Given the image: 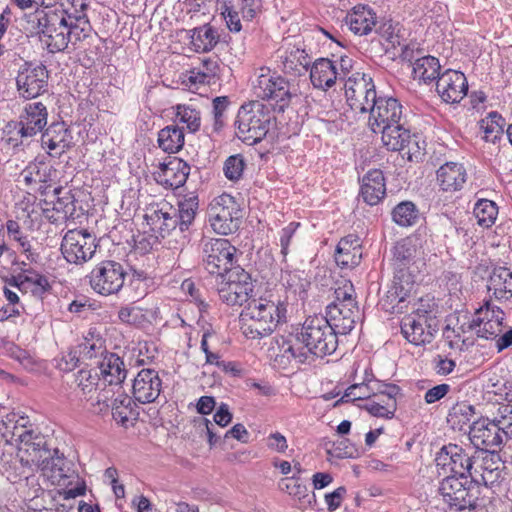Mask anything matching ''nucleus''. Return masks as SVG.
<instances>
[{
    "label": "nucleus",
    "mask_w": 512,
    "mask_h": 512,
    "mask_svg": "<svg viewBox=\"0 0 512 512\" xmlns=\"http://www.w3.org/2000/svg\"><path fill=\"white\" fill-rule=\"evenodd\" d=\"M214 287L223 303L228 306H242L253 298L255 284L248 272L236 266L215 277Z\"/></svg>",
    "instance_id": "0eeeda50"
},
{
    "label": "nucleus",
    "mask_w": 512,
    "mask_h": 512,
    "mask_svg": "<svg viewBox=\"0 0 512 512\" xmlns=\"http://www.w3.org/2000/svg\"><path fill=\"white\" fill-rule=\"evenodd\" d=\"M374 389L375 388L371 387L369 383L353 384L345 390V393L339 402L344 403L370 398Z\"/></svg>",
    "instance_id": "0e129e2a"
},
{
    "label": "nucleus",
    "mask_w": 512,
    "mask_h": 512,
    "mask_svg": "<svg viewBox=\"0 0 512 512\" xmlns=\"http://www.w3.org/2000/svg\"><path fill=\"white\" fill-rule=\"evenodd\" d=\"M53 170L43 161L31 162L21 172L24 183L27 186L39 185L38 190L43 194L50 187Z\"/></svg>",
    "instance_id": "f704fd0d"
},
{
    "label": "nucleus",
    "mask_w": 512,
    "mask_h": 512,
    "mask_svg": "<svg viewBox=\"0 0 512 512\" xmlns=\"http://www.w3.org/2000/svg\"><path fill=\"white\" fill-rule=\"evenodd\" d=\"M24 130L20 121L8 122L3 129L2 141L9 147L17 148L23 145L24 139L30 137Z\"/></svg>",
    "instance_id": "13d9d810"
},
{
    "label": "nucleus",
    "mask_w": 512,
    "mask_h": 512,
    "mask_svg": "<svg viewBox=\"0 0 512 512\" xmlns=\"http://www.w3.org/2000/svg\"><path fill=\"white\" fill-rule=\"evenodd\" d=\"M468 483H470L468 478L465 480L455 475H445L440 482L438 492L448 506L458 502L465 504L469 501V497L473 496L470 492V486H467Z\"/></svg>",
    "instance_id": "c85d7f7f"
},
{
    "label": "nucleus",
    "mask_w": 512,
    "mask_h": 512,
    "mask_svg": "<svg viewBox=\"0 0 512 512\" xmlns=\"http://www.w3.org/2000/svg\"><path fill=\"white\" fill-rule=\"evenodd\" d=\"M346 23L356 35H367L376 25V14L367 5H357L346 16Z\"/></svg>",
    "instance_id": "2f4dec72"
},
{
    "label": "nucleus",
    "mask_w": 512,
    "mask_h": 512,
    "mask_svg": "<svg viewBox=\"0 0 512 512\" xmlns=\"http://www.w3.org/2000/svg\"><path fill=\"white\" fill-rule=\"evenodd\" d=\"M236 248L227 239H209L203 244V262L205 269L219 277L233 267Z\"/></svg>",
    "instance_id": "4468645a"
},
{
    "label": "nucleus",
    "mask_w": 512,
    "mask_h": 512,
    "mask_svg": "<svg viewBox=\"0 0 512 512\" xmlns=\"http://www.w3.org/2000/svg\"><path fill=\"white\" fill-rule=\"evenodd\" d=\"M156 173V181L165 188L176 189L183 186L190 174V165L178 157H169L167 162L160 164Z\"/></svg>",
    "instance_id": "4be33fe9"
},
{
    "label": "nucleus",
    "mask_w": 512,
    "mask_h": 512,
    "mask_svg": "<svg viewBox=\"0 0 512 512\" xmlns=\"http://www.w3.org/2000/svg\"><path fill=\"white\" fill-rule=\"evenodd\" d=\"M386 195L383 172L378 169L368 171L362 178L360 196L370 206L377 205Z\"/></svg>",
    "instance_id": "c756f323"
},
{
    "label": "nucleus",
    "mask_w": 512,
    "mask_h": 512,
    "mask_svg": "<svg viewBox=\"0 0 512 512\" xmlns=\"http://www.w3.org/2000/svg\"><path fill=\"white\" fill-rule=\"evenodd\" d=\"M338 332L324 316H310L299 331L280 344L282 357L297 364H311L317 358L333 354L338 347Z\"/></svg>",
    "instance_id": "f257e3e1"
},
{
    "label": "nucleus",
    "mask_w": 512,
    "mask_h": 512,
    "mask_svg": "<svg viewBox=\"0 0 512 512\" xmlns=\"http://www.w3.org/2000/svg\"><path fill=\"white\" fill-rule=\"evenodd\" d=\"M435 462L443 474L455 475L466 480L471 476L474 456L470 455L463 447L450 443L444 445L436 454Z\"/></svg>",
    "instance_id": "ddd939ff"
},
{
    "label": "nucleus",
    "mask_w": 512,
    "mask_h": 512,
    "mask_svg": "<svg viewBox=\"0 0 512 512\" xmlns=\"http://www.w3.org/2000/svg\"><path fill=\"white\" fill-rule=\"evenodd\" d=\"M419 211L416 205L411 201H403L392 210L393 221L402 227H409L416 223Z\"/></svg>",
    "instance_id": "3c124183"
},
{
    "label": "nucleus",
    "mask_w": 512,
    "mask_h": 512,
    "mask_svg": "<svg viewBox=\"0 0 512 512\" xmlns=\"http://www.w3.org/2000/svg\"><path fill=\"white\" fill-rule=\"evenodd\" d=\"M176 121L186 124L190 132H196L200 128L201 117L200 112L190 105L178 104L176 107Z\"/></svg>",
    "instance_id": "bf43d9fd"
},
{
    "label": "nucleus",
    "mask_w": 512,
    "mask_h": 512,
    "mask_svg": "<svg viewBox=\"0 0 512 512\" xmlns=\"http://www.w3.org/2000/svg\"><path fill=\"white\" fill-rule=\"evenodd\" d=\"M359 307L355 305H328L326 308V316L330 324L341 335H346L355 327L356 321L359 319Z\"/></svg>",
    "instance_id": "b1692460"
},
{
    "label": "nucleus",
    "mask_w": 512,
    "mask_h": 512,
    "mask_svg": "<svg viewBox=\"0 0 512 512\" xmlns=\"http://www.w3.org/2000/svg\"><path fill=\"white\" fill-rule=\"evenodd\" d=\"M69 14L61 9H38L31 22L36 24L40 40L51 53L63 51L68 45Z\"/></svg>",
    "instance_id": "423d86ee"
},
{
    "label": "nucleus",
    "mask_w": 512,
    "mask_h": 512,
    "mask_svg": "<svg viewBox=\"0 0 512 512\" xmlns=\"http://www.w3.org/2000/svg\"><path fill=\"white\" fill-rule=\"evenodd\" d=\"M134 402L131 397L124 394L123 391L119 393L111 403L113 418L122 424L128 421L129 417L134 414Z\"/></svg>",
    "instance_id": "5fc2aeb1"
},
{
    "label": "nucleus",
    "mask_w": 512,
    "mask_h": 512,
    "mask_svg": "<svg viewBox=\"0 0 512 512\" xmlns=\"http://www.w3.org/2000/svg\"><path fill=\"white\" fill-rule=\"evenodd\" d=\"M101 374L102 384H121L126 378L123 360L115 353L107 352L101 360L96 361Z\"/></svg>",
    "instance_id": "473e14b6"
},
{
    "label": "nucleus",
    "mask_w": 512,
    "mask_h": 512,
    "mask_svg": "<svg viewBox=\"0 0 512 512\" xmlns=\"http://www.w3.org/2000/svg\"><path fill=\"white\" fill-rule=\"evenodd\" d=\"M369 126L374 133L401 122L402 105L393 97H378L369 110Z\"/></svg>",
    "instance_id": "a211bd4d"
},
{
    "label": "nucleus",
    "mask_w": 512,
    "mask_h": 512,
    "mask_svg": "<svg viewBox=\"0 0 512 512\" xmlns=\"http://www.w3.org/2000/svg\"><path fill=\"white\" fill-rule=\"evenodd\" d=\"M148 223L154 230H157L160 236L168 238L167 244L173 249H180L184 246H177V238L179 237L180 223L176 216V208L163 204L157 209H153L150 214L146 215Z\"/></svg>",
    "instance_id": "f3484780"
},
{
    "label": "nucleus",
    "mask_w": 512,
    "mask_h": 512,
    "mask_svg": "<svg viewBox=\"0 0 512 512\" xmlns=\"http://www.w3.org/2000/svg\"><path fill=\"white\" fill-rule=\"evenodd\" d=\"M217 42L218 35L213 27L204 25L193 30L191 43L197 52L210 51Z\"/></svg>",
    "instance_id": "09e8293b"
},
{
    "label": "nucleus",
    "mask_w": 512,
    "mask_h": 512,
    "mask_svg": "<svg viewBox=\"0 0 512 512\" xmlns=\"http://www.w3.org/2000/svg\"><path fill=\"white\" fill-rule=\"evenodd\" d=\"M24 279V290L30 289L36 296H42L50 289V284L46 276L40 274L32 268H22Z\"/></svg>",
    "instance_id": "864d4df0"
},
{
    "label": "nucleus",
    "mask_w": 512,
    "mask_h": 512,
    "mask_svg": "<svg viewBox=\"0 0 512 512\" xmlns=\"http://www.w3.org/2000/svg\"><path fill=\"white\" fill-rule=\"evenodd\" d=\"M416 249L411 241L405 239L396 243L393 249V268L394 276L401 277L403 275L413 277L414 274L410 271V265L415 257Z\"/></svg>",
    "instance_id": "72a5a7b5"
},
{
    "label": "nucleus",
    "mask_w": 512,
    "mask_h": 512,
    "mask_svg": "<svg viewBox=\"0 0 512 512\" xmlns=\"http://www.w3.org/2000/svg\"><path fill=\"white\" fill-rule=\"evenodd\" d=\"M436 305L421 301L418 308L406 315L401 321L403 336L416 346L429 344L439 330Z\"/></svg>",
    "instance_id": "39448f33"
},
{
    "label": "nucleus",
    "mask_w": 512,
    "mask_h": 512,
    "mask_svg": "<svg viewBox=\"0 0 512 512\" xmlns=\"http://www.w3.org/2000/svg\"><path fill=\"white\" fill-rule=\"evenodd\" d=\"M93 391L95 395H91L90 400L94 410L97 413H102L111 408L113 399L122 392V387L120 384H109L108 382L102 384L100 381L97 382Z\"/></svg>",
    "instance_id": "a19ab883"
},
{
    "label": "nucleus",
    "mask_w": 512,
    "mask_h": 512,
    "mask_svg": "<svg viewBox=\"0 0 512 512\" xmlns=\"http://www.w3.org/2000/svg\"><path fill=\"white\" fill-rule=\"evenodd\" d=\"M278 54L282 64H323L324 61H327V64H335L338 61L344 63L348 58L346 54L340 53L337 59L318 58L311 62L306 51L296 46L281 48L278 50Z\"/></svg>",
    "instance_id": "e433bc0d"
},
{
    "label": "nucleus",
    "mask_w": 512,
    "mask_h": 512,
    "mask_svg": "<svg viewBox=\"0 0 512 512\" xmlns=\"http://www.w3.org/2000/svg\"><path fill=\"white\" fill-rule=\"evenodd\" d=\"M100 381L99 375L97 373L93 375L91 370L81 369L76 376V382L84 394L92 393L97 382Z\"/></svg>",
    "instance_id": "774afa93"
},
{
    "label": "nucleus",
    "mask_w": 512,
    "mask_h": 512,
    "mask_svg": "<svg viewBox=\"0 0 512 512\" xmlns=\"http://www.w3.org/2000/svg\"><path fill=\"white\" fill-rule=\"evenodd\" d=\"M388 401V403H385L386 406H383L380 402H376L375 400L370 401L365 405V409L375 417L391 419L394 417L397 409V401L389 399Z\"/></svg>",
    "instance_id": "338daca9"
},
{
    "label": "nucleus",
    "mask_w": 512,
    "mask_h": 512,
    "mask_svg": "<svg viewBox=\"0 0 512 512\" xmlns=\"http://www.w3.org/2000/svg\"><path fill=\"white\" fill-rule=\"evenodd\" d=\"M272 118L270 109L259 101L243 104L235 121L238 138L248 145L261 142L270 129Z\"/></svg>",
    "instance_id": "7ed1b4c3"
},
{
    "label": "nucleus",
    "mask_w": 512,
    "mask_h": 512,
    "mask_svg": "<svg viewBox=\"0 0 512 512\" xmlns=\"http://www.w3.org/2000/svg\"><path fill=\"white\" fill-rule=\"evenodd\" d=\"M161 390L162 380L153 369H142L138 372L132 385L133 398L141 404L154 402Z\"/></svg>",
    "instance_id": "412c9836"
},
{
    "label": "nucleus",
    "mask_w": 512,
    "mask_h": 512,
    "mask_svg": "<svg viewBox=\"0 0 512 512\" xmlns=\"http://www.w3.org/2000/svg\"><path fill=\"white\" fill-rule=\"evenodd\" d=\"M125 276L126 272L121 263L104 260L94 266L88 278L94 292L109 296L117 294L122 289Z\"/></svg>",
    "instance_id": "9d476101"
},
{
    "label": "nucleus",
    "mask_w": 512,
    "mask_h": 512,
    "mask_svg": "<svg viewBox=\"0 0 512 512\" xmlns=\"http://www.w3.org/2000/svg\"><path fill=\"white\" fill-rule=\"evenodd\" d=\"M16 423L11 439L7 442L17 445V457L23 466L40 469L51 451L45 437L27 429L28 419L25 417H21Z\"/></svg>",
    "instance_id": "20e7f679"
},
{
    "label": "nucleus",
    "mask_w": 512,
    "mask_h": 512,
    "mask_svg": "<svg viewBox=\"0 0 512 512\" xmlns=\"http://www.w3.org/2000/svg\"><path fill=\"white\" fill-rule=\"evenodd\" d=\"M469 438L474 447L488 452H496L507 441L502 434L496 418H481L473 421L469 431Z\"/></svg>",
    "instance_id": "dca6fc26"
},
{
    "label": "nucleus",
    "mask_w": 512,
    "mask_h": 512,
    "mask_svg": "<svg viewBox=\"0 0 512 512\" xmlns=\"http://www.w3.org/2000/svg\"><path fill=\"white\" fill-rule=\"evenodd\" d=\"M215 74L211 72H206L201 69V67H193L191 70L186 73H182L179 76V82L183 86L184 89L194 91L198 90L201 85H211L214 84Z\"/></svg>",
    "instance_id": "49530a36"
},
{
    "label": "nucleus",
    "mask_w": 512,
    "mask_h": 512,
    "mask_svg": "<svg viewBox=\"0 0 512 512\" xmlns=\"http://www.w3.org/2000/svg\"><path fill=\"white\" fill-rule=\"evenodd\" d=\"M505 120L498 112H490L479 122L480 129L483 131V139L486 142L496 144L504 134Z\"/></svg>",
    "instance_id": "c03bdc74"
},
{
    "label": "nucleus",
    "mask_w": 512,
    "mask_h": 512,
    "mask_svg": "<svg viewBox=\"0 0 512 512\" xmlns=\"http://www.w3.org/2000/svg\"><path fill=\"white\" fill-rule=\"evenodd\" d=\"M257 73L253 82L254 93L263 100L272 101L274 110L283 112L292 98L297 97L290 92L288 81L272 72L269 66H260Z\"/></svg>",
    "instance_id": "6e6552de"
},
{
    "label": "nucleus",
    "mask_w": 512,
    "mask_h": 512,
    "mask_svg": "<svg viewBox=\"0 0 512 512\" xmlns=\"http://www.w3.org/2000/svg\"><path fill=\"white\" fill-rule=\"evenodd\" d=\"M310 68V79L314 87L326 90L335 84L338 72L336 66H303Z\"/></svg>",
    "instance_id": "de8ad7c7"
},
{
    "label": "nucleus",
    "mask_w": 512,
    "mask_h": 512,
    "mask_svg": "<svg viewBox=\"0 0 512 512\" xmlns=\"http://www.w3.org/2000/svg\"><path fill=\"white\" fill-rule=\"evenodd\" d=\"M487 289L498 300L512 297V272L505 267L495 268L487 283Z\"/></svg>",
    "instance_id": "c9c22d12"
},
{
    "label": "nucleus",
    "mask_w": 512,
    "mask_h": 512,
    "mask_svg": "<svg viewBox=\"0 0 512 512\" xmlns=\"http://www.w3.org/2000/svg\"><path fill=\"white\" fill-rule=\"evenodd\" d=\"M281 491L288 493L294 497L297 501V507L301 510H305L312 506L316 502L315 494H309L306 485L299 482V478L287 477L279 482Z\"/></svg>",
    "instance_id": "4c0bfd02"
},
{
    "label": "nucleus",
    "mask_w": 512,
    "mask_h": 512,
    "mask_svg": "<svg viewBox=\"0 0 512 512\" xmlns=\"http://www.w3.org/2000/svg\"><path fill=\"white\" fill-rule=\"evenodd\" d=\"M112 50L113 46H110L107 41H101L88 50L87 59L93 64H106L112 61Z\"/></svg>",
    "instance_id": "680f3d73"
},
{
    "label": "nucleus",
    "mask_w": 512,
    "mask_h": 512,
    "mask_svg": "<svg viewBox=\"0 0 512 512\" xmlns=\"http://www.w3.org/2000/svg\"><path fill=\"white\" fill-rule=\"evenodd\" d=\"M436 89L445 102L457 103L467 94V79L461 71L446 69L436 82Z\"/></svg>",
    "instance_id": "6ab92c4d"
},
{
    "label": "nucleus",
    "mask_w": 512,
    "mask_h": 512,
    "mask_svg": "<svg viewBox=\"0 0 512 512\" xmlns=\"http://www.w3.org/2000/svg\"><path fill=\"white\" fill-rule=\"evenodd\" d=\"M54 195L57 197L53 202V210L61 213L62 218L73 217L75 212V198L70 190H65L63 187H56Z\"/></svg>",
    "instance_id": "4d7b16f0"
},
{
    "label": "nucleus",
    "mask_w": 512,
    "mask_h": 512,
    "mask_svg": "<svg viewBox=\"0 0 512 512\" xmlns=\"http://www.w3.org/2000/svg\"><path fill=\"white\" fill-rule=\"evenodd\" d=\"M473 213L477 219V223L482 227L488 228L495 223L498 207L491 200L480 199L475 204Z\"/></svg>",
    "instance_id": "603ef678"
},
{
    "label": "nucleus",
    "mask_w": 512,
    "mask_h": 512,
    "mask_svg": "<svg viewBox=\"0 0 512 512\" xmlns=\"http://www.w3.org/2000/svg\"><path fill=\"white\" fill-rule=\"evenodd\" d=\"M506 441L512 439V405L505 404L494 415Z\"/></svg>",
    "instance_id": "e2e57ef3"
},
{
    "label": "nucleus",
    "mask_w": 512,
    "mask_h": 512,
    "mask_svg": "<svg viewBox=\"0 0 512 512\" xmlns=\"http://www.w3.org/2000/svg\"><path fill=\"white\" fill-rule=\"evenodd\" d=\"M474 414V406L467 402L456 403L448 413L447 422L453 430L465 431L470 429Z\"/></svg>",
    "instance_id": "79ce46f5"
},
{
    "label": "nucleus",
    "mask_w": 512,
    "mask_h": 512,
    "mask_svg": "<svg viewBox=\"0 0 512 512\" xmlns=\"http://www.w3.org/2000/svg\"><path fill=\"white\" fill-rule=\"evenodd\" d=\"M335 262L342 269H352L362 260V243L356 234H348L340 239L335 250Z\"/></svg>",
    "instance_id": "393cba45"
},
{
    "label": "nucleus",
    "mask_w": 512,
    "mask_h": 512,
    "mask_svg": "<svg viewBox=\"0 0 512 512\" xmlns=\"http://www.w3.org/2000/svg\"><path fill=\"white\" fill-rule=\"evenodd\" d=\"M67 30L68 42L72 39L79 41L82 38L87 37L91 31V25L88 17L85 14H69V19L67 20Z\"/></svg>",
    "instance_id": "6e6d98bb"
},
{
    "label": "nucleus",
    "mask_w": 512,
    "mask_h": 512,
    "mask_svg": "<svg viewBox=\"0 0 512 512\" xmlns=\"http://www.w3.org/2000/svg\"><path fill=\"white\" fill-rule=\"evenodd\" d=\"M158 146L167 153H177L184 145V132L177 125H169L158 133Z\"/></svg>",
    "instance_id": "37998d69"
},
{
    "label": "nucleus",
    "mask_w": 512,
    "mask_h": 512,
    "mask_svg": "<svg viewBox=\"0 0 512 512\" xmlns=\"http://www.w3.org/2000/svg\"><path fill=\"white\" fill-rule=\"evenodd\" d=\"M245 168V161L242 155L236 154L229 156L224 162L223 172L230 181H238Z\"/></svg>",
    "instance_id": "052dcab7"
},
{
    "label": "nucleus",
    "mask_w": 512,
    "mask_h": 512,
    "mask_svg": "<svg viewBox=\"0 0 512 512\" xmlns=\"http://www.w3.org/2000/svg\"><path fill=\"white\" fill-rule=\"evenodd\" d=\"M43 475L51 480L53 484L62 485L65 480L74 474L71 461L67 460L58 449L51 450L49 456L41 466Z\"/></svg>",
    "instance_id": "cd10ccee"
},
{
    "label": "nucleus",
    "mask_w": 512,
    "mask_h": 512,
    "mask_svg": "<svg viewBox=\"0 0 512 512\" xmlns=\"http://www.w3.org/2000/svg\"><path fill=\"white\" fill-rule=\"evenodd\" d=\"M414 283L415 279H413V277L406 276L405 278L401 275L399 278L394 276L392 287L380 300L382 309L391 313L400 312L403 308L400 304L409 297Z\"/></svg>",
    "instance_id": "a878e982"
},
{
    "label": "nucleus",
    "mask_w": 512,
    "mask_h": 512,
    "mask_svg": "<svg viewBox=\"0 0 512 512\" xmlns=\"http://www.w3.org/2000/svg\"><path fill=\"white\" fill-rule=\"evenodd\" d=\"M500 477L501 470L497 463L493 462L492 459H484L480 470H478V468L472 470L470 484H483L486 487H493V485L499 481Z\"/></svg>",
    "instance_id": "a18cd8bd"
},
{
    "label": "nucleus",
    "mask_w": 512,
    "mask_h": 512,
    "mask_svg": "<svg viewBox=\"0 0 512 512\" xmlns=\"http://www.w3.org/2000/svg\"><path fill=\"white\" fill-rule=\"evenodd\" d=\"M198 208V196L193 193L184 196L178 201L176 216L180 223V231H178L177 246H185L189 243V230L195 221Z\"/></svg>",
    "instance_id": "5701e85b"
},
{
    "label": "nucleus",
    "mask_w": 512,
    "mask_h": 512,
    "mask_svg": "<svg viewBox=\"0 0 512 512\" xmlns=\"http://www.w3.org/2000/svg\"><path fill=\"white\" fill-rule=\"evenodd\" d=\"M344 88L347 103L356 112L367 113L378 98L372 77L365 73H353L345 81Z\"/></svg>",
    "instance_id": "9b49d317"
},
{
    "label": "nucleus",
    "mask_w": 512,
    "mask_h": 512,
    "mask_svg": "<svg viewBox=\"0 0 512 512\" xmlns=\"http://www.w3.org/2000/svg\"><path fill=\"white\" fill-rule=\"evenodd\" d=\"M504 312L493 306L490 300L476 310L475 316L467 324L468 331H475L477 336L486 340L496 339L503 331Z\"/></svg>",
    "instance_id": "2eb2a0df"
},
{
    "label": "nucleus",
    "mask_w": 512,
    "mask_h": 512,
    "mask_svg": "<svg viewBox=\"0 0 512 512\" xmlns=\"http://www.w3.org/2000/svg\"><path fill=\"white\" fill-rule=\"evenodd\" d=\"M47 116V109L41 102L27 104L24 113L19 117L20 123L25 128L24 133L32 137L41 132L47 125Z\"/></svg>",
    "instance_id": "7c9ffc66"
},
{
    "label": "nucleus",
    "mask_w": 512,
    "mask_h": 512,
    "mask_svg": "<svg viewBox=\"0 0 512 512\" xmlns=\"http://www.w3.org/2000/svg\"><path fill=\"white\" fill-rule=\"evenodd\" d=\"M335 300L329 305H342L348 306L357 304L355 300V289L351 281H344L341 286L335 289Z\"/></svg>",
    "instance_id": "69168bd1"
},
{
    "label": "nucleus",
    "mask_w": 512,
    "mask_h": 512,
    "mask_svg": "<svg viewBox=\"0 0 512 512\" xmlns=\"http://www.w3.org/2000/svg\"><path fill=\"white\" fill-rule=\"evenodd\" d=\"M96 237L87 230H68L61 242V252L67 262L83 264L96 252Z\"/></svg>",
    "instance_id": "f8f14e48"
},
{
    "label": "nucleus",
    "mask_w": 512,
    "mask_h": 512,
    "mask_svg": "<svg viewBox=\"0 0 512 512\" xmlns=\"http://www.w3.org/2000/svg\"><path fill=\"white\" fill-rule=\"evenodd\" d=\"M107 352L105 340L95 332H89L77 345V353L82 361L101 360Z\"/></svg>",
    "instance_id": "ea45409f"
},
{
    "label": "nucleus",
    "mask_w": 512,
    "mask_h": 512,
    "mask_svg": "<svg viewBox=\"0 0 512 512\" xmlns=\"http://www.w3.org/2000/svg\"><path fill=\"white\" fill-rule=\"evenodd\" d=\"M382 134L383 145L391 151H401L411 143L410 131L399 124L388 126L385 129L378 130Z\"/></svg>",
    "instance_id": "58836bf2"
},
{
    "label": "nucleus",
    "mask_w": 512,
    "mask_h": 512,
    "mask_svg": "<svg viewBox=\"0 0 512 512\" xmlns=\"http://www.w3.org/2000/svg\"><path fill=\"white\" fill-rule=\"evenodd\" d=\"M467 180L464 166L457 162H446L436 172V182L444 192H456L463 188Z\"/></svg>",
    "instance_id": "bb28decb"
},
{
    "label": "nucleus",
    "mask_w": 512,
    "mask_h": 512,
    "mask_svg": "<svg viewBox=\"0 0 512 512\" xmlns=\"http://www.w3.org/2000/svg\"><path fill=\"white\" fill-rule=\"evenodd\" d=\"M286 313V303L278 296L253 297L240 314L242 333L249 339L266 337L286 321Z\"/></svg>",
    "instance_id": "f03ea898"
},
{
    "label": "nucleus",
    "mask_w": 512,
    "mask_h": 512,
    "mask_svg": "<svg viewBox=\"0 0 512 512\" xmlns=\"http://www.w3.org/2000/svg\"><path fill=\"white\" fill-rule=\"evenodd\" d=\"M47 79L46 66H26L19 72L16 83L20 94L31 99L46 91Z\"/></svg>",
    "instance_id": "aec40b11"
},
{
    "label": "nucleus",
    "mask_w": 512,
    "mask_h": 512,
    "mask_svg": "<svg viewBox=\"0 0 512 512\" xmlns=\"http://www.w3.org/2000/svg\"><path fill=\"white\" fill-rule=\"evenodd\" d=\"M66 136L67 129L63 123H57L50 125L41 136V143L44 148L49 151L61 148L62 150L66 147Z\"/></svg>",
    "instance_id": "8fccbe9b"
},
{
    "label": "nucleus",
    "mask_w": 512,
    "mask_h": 512,
    "mask_svg": "<svg viewBox=\"0 0 512 512\" xmlns=\"http://www.w3.org/2000/svg\"><path fill=\"white\" fill-rule=\"evenodd\" d=\"M207 216L215 233L229 235L239 229L242 211L234 197L223 193L210 202Z\"/></svg>",
    "instance_id": "1a4fd4ad"
}]
</instances>
